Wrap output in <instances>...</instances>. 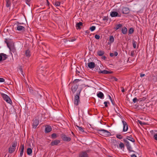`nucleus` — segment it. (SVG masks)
Listing matches in <instances>:
<instances>
[{
    "mask_svg": "<svg viewBox=\"0 0 157 157\" xmlns=\"http://www.w3.org/2000/svg\"><path fill=\"white\" fill-rule=\"evenodd\" d=\"M60 141L59 140L56 139L55 140H52L50 143L51 146H53L55 145H58L60 143Z\"/></svg>",
    "mask_w": 157,
    "mask_h": 157,
    "instance_id": "nucleus-7",
    "label": "nucleus"
},
{
    "mask_svg": "<svg viewBox=\"0 0 157 157\" xmlns=\"http://www.w3.org/2000/svg\"><path fill=\"white\" fill-rule=\"evenodd\" d=\"M119 147L121 149L123 150L124 148V145L122 142H121L119 144Z\"/></svg>",
    "mask_w": 157,
    "mask_h": 157,
    "instance_id": "nucleus-30",
    "label": "nucleus"
},
{
    "mask_svg": "<svg viewBox=\"0 0 157 157\" xmlns=\"http://www.w3.org/2000/svg\"><path fill=\"white\" fill-rule=\"evenodd\" d=\"M5 81V79L2 78H0V82H2Z\"/></svg>",
    "mask_w": 157,
    "mask_h": 157,
    "instance_id": "nucleus-50",
    "label": "nucleus"
},
{
    "mask_svg": "<svg viewBox=\"0 0 157 157\" xmlns=\"http://www.w3.org/2000/svg\"><path fill=\"white\" fill-rule=\"evenodd\" d=\"M137 100V99L136 98H135L133 99V101L134 103H136Z\"/></svg>",
    "mask_w": 157,
    "mask_h": 157,
    "instance_id": "nucleus-48",
    "label": "nucleus"
},
{
    "mask_svg": "<svg viewBox=\"0 0 157 157\" xmlns=\"http://www.w3.org/2000/svg\"><path fill=\"white\" fill-rule=\"evenodd\" d=\"M81 90L78 91L76 95L75 96L74 98V104L76 105H78V103L80 102V93Z\"/></svg>",
    "mask_w": 157,
    "mask_h": 157,
    "instance_id": "nucleus-3",
    "label": "nucleus"
},
{
    "mask_svg": "<svg viewBox=\"0 0 157 157\" xmlns=\"http://www.w3.org/2000/svg\"><path fill=\"white\" fill-rule=\"evenodd\" d=\"M121 31L123 34H126L127 33V31L126 28L125 27L122 28V29Z\"/></svg>",
    "mask_w": 157,
    "mask_h": 157,
    "instance_id": "nucleus-25",
    "label": "nucleus"
},
{
    "mask_svg": "<svg viewBox=\"0 0 157 157\" xmlns=\"http://www.w3.org/2000/svg\"><path fill=\"white\" fill-rule=\"evenodd\" d=\"M138 122L141 125H145L146 124V123L145 122H142L140 120H138Z\"/></svg>",
    "mask_w": 157,
    "mask_h": 157,
    "instance_id": "nucleus-40",
    "label": "nucleus"
},
{
    "mask_svg": "<svg viewBox=\"0 0 157 157\" xmlns=\"http://www.w3.org/2000/svg\"><path fill=\"white\" fill-rule=\"evenodd\" d=\"M85 33L86 34H89L90 33V31L89 30H87L85 31Z\"/></svg>",
    "mask_w": 157,
    "mask_h": 157,
    "instance_id": "nucleus-62",
    "label": "nucleus"
},
{
    "mask_svg": "<svg viewBox=\"0 0 157 157\" xmlns=\"http://www.w3.org/2000/svg\"><path fill=\"white\" fill-rule=\"evenodd\" d=\"M122 122L123 124V131H127L128 129V126L127 123L124 120L122 121Z\"/></svg>",
    "mask_w": 157,
    "mask_h": 157,
    "instance_id": "nucleus-11",
    "label": "nucleus"
},
{
    "mask_svg": "<svg viewBox=\"0 0 157 157\" xmlns=\"http://www.w3.org/2000/svg\"><path fill=\"white\" fill-rule=\"evenodd\" d=\"M21 150L20 153V155L21 156H22L24 153V146L23 144H21Z\"/></svg>",
    "mask_w": 157,
    "mask_h": 157,
    "instance_id": "nucleus-21",
    "label": "nucleus"
},
{
    "mask_svg": "<svg viewBox=\"0 0 157 157\" xmlns=\"http://www.w3.org/2000/svg\"><path fill=\"white\" fill-rule=\"evenodd\" d=\"M95 29L96 27L95 26H93L90 27V29L91 31H93L95 30Z\"/></svg>",
    "mask_w": 157,
    "mask_h": 157,
    "instance_id": "nucleus-39",
    "label": "nucleus"
},
{
    "mask_svg": "<svg viewBox=\"0 0 157 157\" xmlns=\"http://www.w3.org/2000/svg\"><path fill=\"white\" fill-rule=\"evenodd\" d=\"M39 119H35L33 120V128H36L37 126L39 124Z\"/></svg>",
    "mask_w": 157,
    "mask_h": 157,
    "instance_id": "nucleus-9",
    "label": "nucleus"
},
{
    "mask_svg": "<svg viewBox=\"0 0 157 157\" xmlns=\"http://www.w3.org/2000/svg\"><path fill=\"white\" fill-rule=\"evenodd\" d=\"M108 96L109 97V98L110 100L112 102H113V100H112V98L109 95H108Z\"/></svg>",
    "mask_w": 157,
    "mask_h": 157,
    "instance_id": "nucleus-59",
    "label": "nucleus"
},
{
    "mask_svg": "<svg viewBox=\"0 0 157 157\" xmlns=\"http://www.w3.org/2000/svg\"><path fill=\"white\" fill-rule=\"evenodd\" d=\"M134 31V29L133 28H131L129 29V34H132L133 33Z\"/></svg>",
    "mask_w": 157,
    "mask_h": 157,
    "instance_id": "nucleus-38",
    "label": "nucleus"
},
{
    "mask_svg": "<svg viewBox=\"0 0 157 157\" xmlns=\"http://www.w3.org/2000/svg\"><path fill=\"white\" fill-rule=\"evenodd\" d=\"M98 131L99 132V133L104 136H111V133L107 130L101 129L98 130Z\"/></svg>",
    "mask_w": 157,
    "mask_h": 157,
    "instance_id": "nucleus-1",
    "label": "nucleus"
},
{
    "mask_svg": "<svg viewBox=\"0 0 157 157\" xmlns=\"http://www.w3.org/2000/svg\"><path fill=\"white\" fill-rule=\"evenodd\" d=\"M83 24L82 22H79L78 23H77L76 24V27H77V29H81V26H82Z\"/></svg>",
    "mask_w": 157,
    "mask_h": 157,
    "instance_id": "nucleus-19",
    "label": "nucleus"
},
{
    "mask_svg": "<svg viewBox=\"0 0 157 157\" xmlns=\"http://www.w3.org/2000/svg\"><path fill=\"white\" fill-rule=\"evenodd\" d=\"M122 25L121 24H117L116 25L115 27L114 28V29L117 30L121 28L122 27Z\"/></svg>",
    "mask_w": 157,
    "mask_h": 157,
    "instance_id": "nucleus-23",
    "label": "nucleus"
},
{
    "mask_svg": "<svg viewBox=\"0 0 157 157\" xmlns=\"http://www.w3.org/2000/svg\"><path fill=\"white\" fill-rule=\"evenodd\" d=\"M109 41L111 43H113L114 41V38L113 36H111L109 37Z\"/></svg>",
    "mask_w": 157,
    "mask_h": 157,
    "instance_id": "nucleus-34",
    "label": "nucleus"
},
{
    "mask_svg": "<svg viewBox=\"0 0 157 157\" xmlns=\"http://www.w3.org/2000/svg\"><path fill=\"white\" fill-rule=\"evenodd\" d=\"M37 96L38 98H41L42 97V95L39 94L38 92H37Z\"/></svg>",
    "mask_w": 157,
    "mask_h": 157,
    "instance_id": "nucleus-49",
    "label": "nucleus"
},
{
    "mask_svg": "<svg viewBox=\"0 0 157 157\" xmlns=\"http://www.w3.org/2000/svg\"><path fill=\"white\" fill-rule=\"evenodd\" d=\"M134 51H132L131 52L130 55L131 56L133 57L134 56Z\"/></svg>",
    "mask_w": 157,
    "mask_h": 157,
    "instance_id": "nucleus-47",
    "label": "nucleus"
},
{
    "mask_svg": "<svg viewBox=\"0 0 157 157\" xmlns=\"http://www.w3.org/2000/svg\"><path fill=\"white\" fill-rule=\"evenodd\" d=\"M60 2L55 1L54 3V5L56 6H59L60 5Z\"/></svg>",
    "mask_w": 157,
    "mask_h": 157,
    "instance_id": "nucleus-33",
    "label": "nucleus"
},
{
    "mask_svg": "<svg viewBox=\"0 0 157 157\" xmlns=\"http://www.w3.org/2000/svg\"><path fill=\"white\" fill-rule=\"evenodd\" d=\"M46 1H47V5L48 6H49L50 4L48 0H46Z\"/></svg>",
    "mask_w": 157,
    "mask_h": 157,
    "instance_id": "nucleus-63",
    "label": "nucleus"
},
{
    "mask_svg": "<svg viewBox=\"0 0 157 157\" xmlns=\"http://www.w3.org/2000/svg\"><path fill=\"white\" fill-rule=\"evenodd\" d=\"M76 126L78 128V129L79 130V131H80L82 132H84V131L82 127H79L78 125H76Z\"/></svg>",
    "mask_w": 157,
    "mask_h": 157,
    "instance_id": "nucleus-32",
    "label": "nucleus"
},
{
    "mask_svg": "<svg viewBox=\"0 0 157 157\" xmlns=\"http://www.w3.org/2000/svg\"><path fill=\"white\" fill-rule=\"evenodd\" d=\"M6 6L7 7H10L11 5V2L10 0H6Z\"/></svg>",
    "mask_w": 157,
    "mask_h": 157,
    "instance_id": "nucleus-28",
    "label": "nucleus"
},
{
    "mask_svg": "<svg viewBox=\"0 0 157 157\" xmlns=\"http://www.w3.org/2000/svg\"><path fill=\"white\" fill-rule=\"evenodd\" d=\"M116 137L117 138L121 139L123 138V136H122V135L121 134H118L116 135Z\"/></svg>",
    "mask_w": 157,
    "mask_h": 157,
    "instance_id": "nucleus-37",
    "label": "nucleus"
},
{
    "mask_svg": "<svg viewBox=\"0 0 157 157\" xmlns=\"http://www.w3.org/2000/svg\"><path fill=\"white\" fill-rule=\"evenodd\" d=\"M103 21H107L108 20V17H104L103 18Z\"/></svg>",
    "mask_w": 157,
    "mask_h": 157,
    "instance_id": "nucleus-44",
    "label": "nucleus"
},
{
    "mask_svg": "<svg viewBox=\"0 0 157 157\" xmlns=\"http://www.w3.org/2000/svg\"><path fill=\"white\" fill-rule=\"evenodd\" d=\"M114 54V55L115 56H117L118 55V53L117 52H115Z\"/></svg>",
    "mask_w": 157,
    "mask_h": 157,
    "instance_id": "nucleus-57",
    "label": "nucleus"
},
{
    "mask_svg": "<svg viewBox=\"0 0 157 157\" xmlns=\"http://www.w3.org/2000/svg\"><path fill=\"white\" fill-rule=\"evenodd\" d=\"M99 73H102L104 74H111L113 73V71H108L106 70H104L103 71H99Z\"/></svg>",
    "mask_w": 157,
    "mask_h": 157,
    "instance_id": "nucleus-17",
    "label": "nucleus"
},
{
    "mask_svg": "<svg viewBox=\"0 0 157 157\" xmlns=\"http://www.w3.org/2000/svg\"><path fill=\"white\" fill-rule=\"evenodd\" d=\"M154 138L155 140H157V134H155L154 136Z\"/></svg>",
    "mask_w": 157,
    "mask_h": 157,
    "instance_id": "nucleus-52",
    "label": "nucleus"
},
{
    "mask_svg": "<svg viewBox=\"0 0 157 157\" xmlns=\"http://www.w3.org/2000/svg\"><path fill=\"white\" fill-rule=\"evenodd\" d=\"M131 157H136V156L135 154H133L131 155Z\"/></svg>",
    "mask_w": 157,
    "mask_h": 157,
    "instance_id": "nucleus-64",
    "label": "nucleus"
},
{
    "mask_svg": "<svg viewBox=\"0 0 157 157\" xmlns=\"http://www.w3.org/2000/svg\"><path fill=\"white\" fill-rule=\"evenodd\" d=\"M25 55L26 56L28 57H29L30 56V51L29 49H27L25 51Z\"/></svg>",
    "mask_w": 157,
    "mask_h": 157,
    "instance_id": "nucleus-22",
    "label": "nucleus"
},
{
    "mask_svg": "<svg viewBox=\"0 0 157 157\" xmlns=\"http://www.w3.org/2000/svg\"><path fill=\"white\" fill-rule=\"evenodd\" d=\"M105 104V107H108L107 104H109V101H105L104 103Z\"/></svg>",
    "mask_w": 157,
    "mask_h": 157,
    "instance_id": "nucleus-43",
    "label": "nucleus"
},
{
    "mask_svg": "<svg viewBox=\"0 0 157 157\" xmlns=\"http://www.w3.org/2000/svg\"><path fill=\"white\" fill-rule=\"evenodd\" d=\"M17 30L18 31H24L25 30V28L24 27L18 24L17 25Z\"/></svg>",
    "mask_w": 157,
    "mask_h": 157,
    "instance_id": "nucleus-14",
    "label": "nucleus"
},
{
    "mask_svg": "<svg viewBox=\"0 0 157 157\" xmlns=\"http://www.w3.org/2000/svg\"><path fill=\"white\" fill-rule=\"evenodd\" d=\"M121 91L123 93L124 92V89L123 87H121Z\"/></svg>",
    "mask_w": 157,
    "mask_h": 157,
    "instance_id": "nucleus-61",
    "label": "nucleus"
},
{
    "mask_svg": "<svg viewBox=\"0 0 157 157\" xmlns=\"http://www.w3.org/2000/svg\"><path fill=\"white\" fill-rule=\"evenodd\" d=\"M32 152V151L31 148H28L27 149V153L28 155H30Z\"/></svg>",
    "mask_w": 157,
    "mask_h": 157,
    "instance_id": "nucleus-29",
    "label": "nucleus"
},
{
    "mask_svg": "<svg viewBox=\"0 0 157 157\" xmlns=\"http://www.w3.org/2000/svg\"><path fill=\"white\" fill-rule=\"evenodd\" d=\"M15 148L10 147L9 149V152L10 153H12L15 151Z\"/></svg>",
    "mask_w": 157,
    "mask_h": 157,
    "instance_id": "nucleus-27",
    "label": "nucleus"
},
{
    "mask_svg": "<svg viewBox=\"0 0 157 157\" xmlns=\"http://www.w3.org/2000/svg\"><path fill=\"white\" fill-rule=\"evenodd\" d=\"M112 79L116 81H117L118 80L115 77H113Z\"/></svg>",
    "mask_w": 157,
    "mask_h": 157,
    "instance_id": "nucleus-55",
    "label": "nucleus"
},
{
    "mask_svg": "<svg viewBox=\"0 0 157 157\" xmlns=\"http://www.w3.org/2000/svg\"><path fill=\"white\" fill-rule=\"evenodd\" d=\"M51 137L52 139H55L57 138V136L56 134L55 133H53L52 134Z\"/></svg>",
    "mask_w": 157,
    "mask_h": 157,
    "instance_id": "nucleus-35",
    "label": "nucleus"
},
{
    "mask_svg": "<svg viewBox=\"0 0 157 157\" xmlns=\"http://www.w3.org/2000/svg\"><path fill=\"white\" fill-rule=\"evenodd\" d=\"M1 95L3 99L7 102L10 104L12 103L10 97L6 94L4 93H1Z\"/></svg>",
    "mask_w": 157,
    "mask_h": 157,
    "instance_id": "nucleus-5",
    "label": "nucleus"
},
{
    "mask_svg": "<svg viewBox=\"0 0 157 157\" xmlns=\"http://www.w3.org/2000/svg\"><path fill=\"white\" fill-rule=\"evenodd\" d=\"M88 67L90 68H93L95 67V63L94 62H91L88 63Z\"/></svg>",
    "mask_w": 157,
    "mask_h": 157,
    "instance_id": "nucleus-16",
    "label": "nucleus"
},
{
    "mask_svg": "<svg viewBox=\"0 0 157 157\" xmlns=\"http://www.w3.org/2000/svg\"><path fill=\"white\" fill-rule=\"evenodd\" d=\"M95 38L97 39H99L100 38V36L96 34L95 36Z\"/></svg>",
    "mask_w": 157,
    "mask_h": 157,
    "instance_id": "nucleus-46",
    "label": "nucleus"
},
{
    "mask_svg": "<svg viewBox=\"0 0 157 157\" xmlns=\"http://www.w3.org/2000/svg\"><path fill=\"white\" fill-rule=\"evenodd\" d=\"M78 86L77 85H73L71 87V90L72 92L73 93H74L77 90L78 88Z\"/></svg>",
    "mask_w": 157,
    "mask_h": 157,
    "instance_id": "nucleus-15",
    "label": "nucleus"
},
{
    "mask_svg": "<svg viewBox=\"0 0 157 157\" xmlns=\"http://www.w3.org/2000/svg\"><path fill=\"white\" fill-rule=\"evenodd\" d=\"M52 130L51 126L49 125L46 126L45 129V132L46 133H48L50 132Z\"/></svg>",
    "mask_w": 157,
    "mask_h": 157,
    "instance_id": "nucleus-18",
    "label": "nucleus"
},
{
    "mask_svg": "<svg viewBox=\"0 0 157 157\" xmlns=\"http://www.w3.org/2000/svg\"><path fill=\"white\" fill-rule=\"evenodd\" d=\"M101 58L103 60H105V59L106 58V57L105 56H102Z\"/></svg>",
    "mask_w": 157,
    "mask_h": 157,
    "instance_id": "nucleus-58",
    "label": "nucleus"
},
{
    "mask_svg": "<svg viewBox=\"0 0 157 157\" xmlns=\"http://www.w3.org/2000/svg\"><path fill=\"white\" fill-rule=\"evenodd\" d=\"M124 139H126L127 140H128L132 142H134L135 141V140L133 138L129 136H128L126 138H124Z\"/></svg>",
    "mask_w": 157,
    "mask_h": 157,
    "instance_id": "nucleus-24",
    "label": "nucleus"
},
{
    "mask_svg": "<svg viewBox=\"0 0 157 157\" xmlns=\"http://www.w3.org/2000/svg\"><path fill=\"white\" fill-rule=\"evenodd\" d=\"M110 16L112 17H120L121 15H119L118 13L116 11H112L111 12L110 14Z\"/></svg>",
    "mask_w": 157,
    "mask_h": 157,
    "instance_id": "nucleus-12",
    "label": "nucleus"
},
{
    "mask_svg": "<svg viewBox=\"0 0 157 157\" xmlns=\"http://www.w3.org/2000/svg\"><path fill=\"white\" fill-rule=\"evenodd\" d=\"M122 13L123 14H127L129 12V9L127 7H124L122 9Z\"/></svg>",
    "mask_w": 157,
    "mask_h": 157,
    "instance_id": "nucleus-13",
    "label": "nucleus"
},
{
    "mask_svg": "<svg viewBox=\"0 0 157 157\" xmlns=\"http://www.w3.org/2000/svg\"><path fill=\"white\" fill-rule=\"evenodd\" d=\"M145 76V74H143V73H141L140 74V77L141 78H142Z\"/></svg>",
    "mask_w": 157,
    "mask_h": 157,
    "instance_id": "nucleus-53",
    "label": "nucleus"
},
{
    "mask_svg": "<svg viewBox=\"0 0 157 157\" xmlns=\"http://www.w3.org/2000/svg\"><path fill=\"white\" fill-rule=\"evenodd\" d=\"M110 56L111 57H113L114 55V54L113 53H110Z\"/></svg>",
    "mask_w": 157,
    "mask_h": 157,
    "instance_id": "nucleus-56",
    "label": "nucleus"
},
{
    "mask_svg": "<svg viewBox=\"0 0 157 157\" xmlns=\"http://www.w3.org/2000/svg\"><path fill=\"white\" fill-rule=\"evenodd\" d=\"M5 43H6V44L8 47V48L10 46H9V43L7 41V40L6 39V40L5 41Z\"/></svg>",
    "mask_w": 157,
    "mask_h": 157,
    "instance_id": "nucleus-51",
    "label": "nucleus"
},
{
    "mask_svg": "<svg viewBox=\"0 0 157 157\" xmlns=\"http://www.w3.org/2000/svg\"><path fill=\"white\" fill-rule=\"evenodd\" d=\"M26 1V3L29 6H30V2L31 1V0H25Z\"/></svg>",
    "mask_w": 157,
    "mask_h": 157,
    "instance_id": "nucleus-41",
    "label": "nucleus"
},
{
    "mask_svg": "<svg viewBox=\"0 0 157 157\" xmlns=\"http://www.w3.org/2000/svg\"><path fill=\"white\" fill-rule=\"evenodd\" d=\"M7 56L3 53H0V62L5 60L7 58Z\"/></svg>",
    "mask_w": 157,
    "mask_h": 157,
    "instance_id": "nucleus-8",
    "label": "nucleus"
},
{
    "mask_svg": "<svg viewBox=\"0 0 157 157\" xmlns=\"http://www.w3.org/2000/svg\"><path fill=\"white\" fill-rule=\"evenodd\" d=\"M97 96L98 98L101 99H103L104 98V95L102 93L99 92L97 94Z\"/></svg>",
    "mask_w": 157,
    "mask_h": 157,
    "instance_id": "nucleus-20",
    "label": "nucleus"
},
{
    "mask_svg": "<svg viewBox=\"0 0 157 157\" xmlns=\"http://www.w3.org/2000/svg\"><path fill=\"white\" fill-rule=\"evenodd\" d=\"M137 44V42L136 41L133 40L132 41V44L133 47L134 48H135L136 47V44Z\"/></svg>",
    "mask_w": 157,
    "mask_h": 157,
    "instance_id": "nucleus-36",
    "label": "nucleus"
},
{
    "mask_svg": "<svg viewBox=\"0 0 157 157\" xmlns=\"http://www.w3.org/2000/svg\"><path fill=\"white\" fill-rule=\"evenodd\" d=\"M97 55L99 56H102L104 54V52L103 51H98L97 53Z\"/></svg>",
    "mask_w": 157,
    "mask_h": 157,
    "instance_id": "nucleus-26",
    "label": "nucleus"
},
{
    "mask_svg": "<svg viewBox=\"0 0 157 157\" xmlns=\"http://www.w3.org/2000/svg\"><path fill=\"white\" fill-rule=\"evenodd\" d=\"M9 48V49L10 50V51L11 52V54H12V52L13 53V54L15 55L17 54V51L16 49L14 48L13 45H12L10 46H9V47H8Z\"/></svg>",
    "mask_w": 157,
    "mask_h": 157,
    "instance_id": "nucleus-10",
    "label": "nucleus"
},
{
    "mask_svg": "<svg viewBox=\"0 0 157 157\" xmlns=\"http://www.w3.org/2000/svg\"><path fill=\"white\" fill-rule=\"evenodd\" d=\"M75 40H76V39L75 37H74L72 39H70L69 40V41L70 42H73L75 41Z\"/></svg>",
    "mask_w": 157,
    "mask_h": 157,
    "instance_id": "nucleus-42",
    "label": "nucleus"
},
{
    "mask_svg": "<svg viewBox=\"0 0 157 157\" xmlns=\"http://www.w3.org/2000/svg\"><path fill=\"white\" fill-rule=\"evenodd\" d=\"M76 74H78V75H79V73H80L79 71H78L77 70H76Z\"/></svg>",
    "mask_w": 157,
    "mask_h": 157,
    "instance_id": "nucleus-60",
    "label": "nucleus"
},
{
    "mask_svg": "<svg viewBox=\"0 0 157 157\" xmlns=\"http://www.w3.org/2000/svg\"><path fill=\"white\" fill-rule=\"evenodd\" d=\"M89 152V150H87L85 151L81 152L79 155L78 157H88L87 152Z\"/></svg>",
    "mask_w": 157,
    "mask_h": 157,
    "instance_id": "nucleus-6",
    "label": "nucleus"
},
{
    "mask_svg": "<svg viewBox=\"0 0 157 157\" xmlns=\"http://www.w3.org/2000/svg\"><path fill=\"white\" fill-rule=\"evenodd\" d=\"M146 99V98L145 97H143L142 98H140V101H144Z\"/></svg>",
    "mask_w": 157,
    "mask_h": 157,
    "instance_id": "nucleus-45",
    "label": "nucleus"
},
{
    "mask_svg": "<svg viewBox=\"0 0 157 157\" xmlns=\"http://www.w3.org/2000/svg\"><path fill=\"white\" fill-rule=\"evenodd\" d=\"M80 80L78 79H75L74 81H73V83H75V82H78V81H79Z\"/></svg>",
    "mask_w": 157,
    "mask_h": 157,
    "instance_id": "nucleus-54",
    "label": "nucleus"
},
{
    "mask_svg": "<svg viewBox=\"0 0 157 157\" xmlns=\"http://www.w3.org/2000/svg\"><path fill=\"white\" fill-rule=\"evenodd\" d=\"M123 141L125 143V146L129 152H135V151L132 150L131 144L128 140H127L126 139H123Z\"/></svg>",
    "mask_w": 157,
    "mask_h": 157,
    "instance_id": "nucleus-2",
    "label": "nucleus"
},
{
    "mask_svg": "<svg viewBox=\"0 0 157 157\" xmlns=\"http://www.w3.org/2000/svg\"><path fill=\"white\" fill-rule=\"evenodd\" d=\"M17 143L16 141H14L12 144V147L13 148H15L17 146Z\"/></svg>",
    "mask_w": 157,
    "mask_h": 157,
    "instance_id": "nucleus-31",
    "label": "nucleus"
},
{
    "mask_svg": "<svg viewBox=\"0 0 157 157\" xmlns=\"http://www.w3.org/2000/svg\"><path fill=\"white\" fill-rule=\"evenodd\" d=\"M60 137L62 140L64 141L69 142L71 140V137L66 135L65 133H62L60 134Z\"/></svg>",
    "mask_w": 157,
    "mask_h": 157,
    "instance_id": "nucleus-4",
    "label": "nucleus"
}]
</instances>
